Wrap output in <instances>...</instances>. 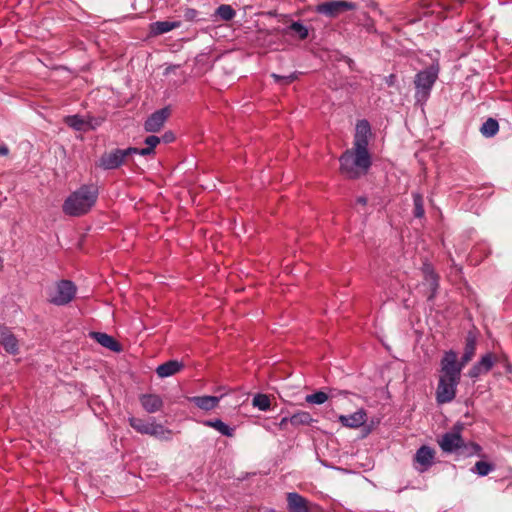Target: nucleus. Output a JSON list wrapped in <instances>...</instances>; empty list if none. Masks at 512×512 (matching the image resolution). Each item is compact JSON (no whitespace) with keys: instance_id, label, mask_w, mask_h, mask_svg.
Masks as SVG:
<instances>
[{"instance_id":"nucleus-1","label":"nucleus","mask_w":512,"mask_h":512,"mask_svg":"<svg viewBox=\"0 0 512 512\" xmlns=\"http://www.w3.org/2000/svg\"><path fill=\"white\" fill-rule=\"evenodd\" d=\"M98 194L97 186L93 184L82 185L66 198L63 204V212L75 217L87 214L96 204Z\"/></svg>"},{"instance_id":"nucleus-2","label":"nucleus","mask_w":512,"mask_h":512,"mask_svg":"<svg viewBox=\"0 0 512 512\" xmlns=\"http://www.w3.org/2000/svg\"><path fill=\"white\" fill-rule=\"evenodd\" d=\"M371 166L368 150L353 147L346 150L340 157L341 173L350 179H356L367 173Z\"/></svg>"},{"instance_id":"nucleus-3","label":"nucleus","mask_w":512,"mask_h":512,"mask_svg":"<svg viewBox=\"0 0 512 512\" xmlns=\"http://www.w3.org/2000/svg\"><path fill=\"white\" fill-rule=\"evenodd\" d=\"M464 424L457 422L449 432H446L438 440L440 448L446 453L460 452L465 456H472L478 454L481 447L476 443L465 444L461 433L463 431Z\"/></svg>"},{"instance_id":"nucleus-4","label":"nucleus","mask_w":512,"mask_h":512,"mask_svg":"<svg viewBox=\"0 0 512 512\" xmlns=\"http://www.w3.org/2000/svg\"><path fill=\"white\" fill-rule=\"evenodd\" d=\"M438 73V66H430L416 74L414 84L417 102H425L428 99L431 89L438 78Z\"/></svg>"},{"instance_id":"nucleus-5","label":"nucleus","mask_w":512,"mask_h":512,"mask_svg":"<svg viewBox=\"0 0 512 512\" xmlns=\"http://www.w3.org/2000/svg\"><path fill=\"white\" fill-rule=\"evenodd\" d=\"M465 367L462 362H458L457 353L453 350L446 351L440 362L439 378L452 379L460 381L461 371Z\"/></svg>"},{"instance_id":"nucleus-6","label":"nucleus","mask_w":512,"mask_h":512,"mask_svg":"<svg viewBox=\"0 0 512 512\" xmlns=\"http://www.w3.org/2000/svg\"><path fill=\"white\" fill-rule=\"evenodd\" d=\"M77 288L73 282L69 280H61L56 283L53 291L50 294V302L57 305L63 306L70 303L75 295Z\"/></svg>"},{"instance_id":"nucleus-7","label":"nucleus","mask_w":512,"mask_h":512,"mask_svg":"<svg viewBox=\"0 0 512 512\" xmlns=\"http://www.w3.org/2000/svg\"><path fill=\"white\" fill-rule=\"evenodd\" d=\"M356 9V4L345 0H333L318 4L315 11L329 18H335L342 13Z\"/></svg>"},{"instance_id":"nucleus-8","label":"nucleus","mask_w":512,"mask_h":512,"mask_svg":"<svg viewBox=\"0 0 512 512\" xmlns=\"http://www.w3.org/2000/svg\"><path fill=\"white\" fill-rule=\"evenodd\" d=\"M131 149H114L102 154L98 166L104 170H113L120 167L127 157L131 156Z\"/></svg>"},{"instance_id":"nucleus-9","label":"nucleus","mask_w":512,"mask_h":512,"mask_svg":"<svg viewBox=\"0 0 512 512\" xmlns=\"http://www.w3.org/2000/svg\"><path fill=\"white\" fill-rule=\"evenodd\" d=\"M460 381L439 378L436 389V401L438 404L450 403L455 399L457 386Z\"/></svg>"},{"instance_id":"nucleus-10","label":"nucleus","mask_w":512,"mask_h":512,"mask_svg":"<svg viewBox=\"0 0 512 512\" xmlns=\"http://www.w3.org/2000/svg\"><path fill=\"white\" fill-rule=\"evenodd\" d=\"M435 451L429 446H421L414 456V467L417 471L423 473L427 471L434 463Z\"/></svg>"},{"instance_id":"nucleus-11","label":"nucleus","mask_w":512,"mask_h":512,"mask_svg":"<svg viewBox=\"0 0 512 512\" xmlns=\"http://www.w3.org/2000/svg\"><path fill=\"white\" fill-rule=\"evenodd\" d=\"M371 127L367 120H359L356 123L353 147L368 150Z\"/></svg>"},{"instance_id":"nucleus-12","label":"nucleus","mask_w":512,"mask_h":512,"mask_svg":"<svg viewBox=\"0 0 512 512\" xmlns=\"http://www.w3.org/2000/svg\"><path fill=\"white\" fill-rule=\"evenodd\" d=\"M495 362L496 356L490 352L486 353L471 367L468 372V376L472 379H476L479 376L488 373Z\"/></svg>"},{"instance_id":"nucleus-13","label":"nucleus","mask_w":512,"mask_h":512,"mask_svg":"<svg viewBox=\"0 0 512 512\" xmlns=\"http://www.w3.org/2000/svg\"><path fill=\"white\" fill-rule=\"evenodd\" d=\"M422 272L424 276L422 286L426 289L427 299L431 300L434 298L438 288V277L434 273L433 268L427 263L423 265Z\"/></svg>"},{"instance_id":"nucleus-14","label":"nucleus","mask_w":512,"mask_h":512,"mask_svg":"<svg viewBox=\"0 0 512 512\" xmlns=\"http://www.w3.org/2000/svg\"><path fill=\"white\" fill-rule=\"evenodd\" d=\"M338 421L344 427L357 429L366 423L367 413L363 408H361L349 415H339Z\"/></svg>"},{"instance_id":"nucleus-15","label":"nucleus","mask_w":512,"mask_h":512,"mask_svg":"<svg viewBox=\"0 0 512 512\" xmlns=\"http://www.w3.org/2000/svg\"><path fill=\"white\" fill-rule=\"evenodd\" d=\"M170 111L168 108H162L153 114L146 120L144 128L147 132H158L166 122Z\"/></svg>"},{"instance_id":"nucleus-16","label":"nucleus","mask_w":512,"mask_h":512,"mask_svg":"<svg viewBox=\"0 0 512 512\" xmlns=\"http://www.w3.org/2000/svg\"><path fill=\"white\" fill-rule=\"evenodd\" d=\"M0 346L10 353L15 354L18 350V342L15 336L7 327H0Z\"/></svg>"},{"instance_id":"nucleus-17","label":"nucleus","mask_w":512,"mask_h":512,"mask_svg":"<svg viewBox=\"0 0 512 512\" xmlns=\"http://www.w3.org/2000/svg\"><path fill=\"white\" fill-rule=\"evenodd\" d=\"M89 337L94 339L97 343H99L101 346L114 351L119 352L121 351V346L119 343L110 335L103 333V332H90Z\"/></svg>"},{"instance_id":"nucleus-18","label":"nucleus","mask_w":512,"mask_h":512,"mask_svg":"<svg viewBox=\"0 0 512 512\" xmlns=\"http://www.w3.org/2000/svg\"><path fill=\"white\" fill-rule=\"evenodd\" d=\"M184 365L182 362L177 360H170L161 365L156 369V373L160 378H166L175 375L183 369Z\"/></svg>"},{"instance_id":"nucleus-19","label":"nucleus","mask_w":512,"mask_h":512,"mask_svg":"<svg viewBox=\"0 0 512 512\" xmlns=\"http://www.w3.org/2000/svg\"><path fill=\"white\" fill-rule=\"evenodd\" d=\"M140 403L148 413H155L159 411L163 406L161 397L155 394L142 395L140 397Z\"/></svg>"},{"instance_id":"nucleus-20","label":"nucleus","mask_w":512,"mask_h":512,"mask_svg":"<svg viewBox=\"0 0 512 512\" xmlns=\"http://www.w3.org/2000/svg\"><path fill=\"white\" fill-rule=\"evenodd\" d=\"M287 502L289 512H309L306 499L298 493H288Z\"/></svg>"},{"instance_id":"nucleus-21","label":"nucleus","mask_w":512,"mask_h":512,"mask_svg":"<svg viewBox=\"0 0 512 512\" xmlns=\"http://www.w3.org/2000/svg\"><path fill=\"white\" fill-rule=\"evenodd\" d=\"M222 396H194L190 398V401L194 403L198 408L210 411L218 406Z\"/></svg>"},{"instance_id":"nucleus-22","label":"nucleus","mask_w":512,"mask_h":512,"mask_svg":"<svg viewBox=\"0 0 512 512\" xmlns=\"http://www.w3.org/2000/svg\"><path fill=\"white\" fill-rule=\"evenodd\" d=\"M180 21H157L151 24V33L154 35H161L173 29L179 28Z\"/></svg>"},{"instance_id":"nucleus-23","label":"nucleus","mask_w":512,"mask_h":512,"mask_svg":"<svg viewBox=\"0 0 512 512\" xmlns=\"http://www.w3.org/2000/svg\"><path fill=\"white\" fill-rule=\"evenodd\" d=\"M203 424L207 427H212L215 430H217L219 433H221L224 436L227 437H233L235 429L228 426L226 423H224L220 419H213V420H206L203 422Z\"/></svg>"},{"instance_id":"nucleus-24","label":"nucleus","mask_w":512,"mask_h":512,"mask_svg":"<svg viewBox=\"0 0 512 512\" xmlns=\"http://www.w3.org/2000/svg\"><path fill=\"white\" fill-rule=\"evenodd\" d=\"M149 435L158 438L162 441H169L172 439V431L164 427L162 424L156 423L153 419Z\"/></svg>"},{"instance_id":"nucleus-25","label":"nucleus","mask_w":512,"mask_h":512,"mask_svg":"<svg viewBox=\"0 0 512 512\" xmlns=\"http://www.w3.org/2000/svg\"><path fill=\"white\" fill-rule=\"evenodd\" d=\"M65 123L77 131H87L91 128L90 122L79 115L66 117Z\"/></svg>"},{"instance_id":"nucleus-26","label":"nucleus","mask_w":512,"mask_h":512,"mask_svg":"<svg viewBox=\"0 0 512 512\" xmlns=\"http://www.w3.org/2000/svg\"><path fill=\"white\" fill-rule=\"evenodd\" d=\"M476 351V338L469 334L466 338L465 350L461 358L462 364L466 365L475 355Z\"/></svg>"},{"instance_id":"nucleus-27","label":"nucleus","mask_w":512,"mask_h":512,"mask_svg":"<svg viewBox=\"0 0 512 512\" xmlns=\"http://www.w3.org/2000/svg\"><path fill=\"white\" fill-rule=\"evenodd\" d=\"M290 423L297 427L301 425H311L314 422L311 414L307 411H298L289 417Z\"/></svg>"},{"instance_id":"nucleus-28","label":"nucleus","mask_w":512,"mask_h":512,"mask_svg":"<svg viewBox=\"0 0 512 512\" xmlns=\"http://www.w3.org/2000/svg\"><path fill=\"white\" fill-rule=\"evenodd\" d=\"M130 426L135 429L138 433L149 435L152 427L151 421H144L140 418L130 417L128 419Z\"/></svg>"},{"instance_id":"nucleus-29","label":"nucleus","mask_w":512,"mask_h":512,"mask_svg":"<svg viewBox=\"0 0 512 512\" xmlns=\"http://www.w3.org/2000/svg\"><path fill=\"white\" fill-rule=\"evenodd\" d=\"M498 129V122L493 118H489L483 123L481 133L486 137H492L498 132Z\"/></svg>"},{"instance_id":"nucleus-30","label":"nucleus","mask_w":512,"mask_h":512,"mask_svg":"<svg viewBox=\"0 0 512 512\" xmlns=\"http://www.w3.org/2000/svg\"><path fill=\"white\" fill-rule=\"evenodd\" d=\"M252 405L258 408L260 411H267L270 409V399L265 394H256L253 397Z\"/></svg>"},{"instance_id":"nucleus-31","label":"nucleus","mask_w":512,"mask_h":512,"mask_svg":"<svg viewBox=\"0 0 512 512\" xmlns=\"http://www.w3.org/2000/svg\"><path fill=\"white\" fill-rule=\"evenodd\" d=\"M215 14L222 20L229 21L234 18L236 12L230 5L222 4L216 9Z\"/></svg>"},{"instance_id":"nucleus-32","label":"nucleus","mask_w":512,"mask_h":512,"mask_svg":"<svg viewBox=\"0 0 512 512\" xmlns=\"http://www.w3.org/2000/svg\"><path fill=\"white\" fill-rule=\"evenodd\" d=\"M329 399L328 393L323 391H317L313 394H309L305 397V401L309 404L321 405Z\"/></svg>"},{"instance_id":"nucleus-33","label":"nucleus","mask_w":512,"mask_h":512,"mask_svg":"<svg viewBox=\"0 0 512 512\" xmlns=\"http://www.w3.org/2000/svg\"><path fill=\"white\" fill-rule=\"evenodd\" d=\"M413 202H414V216L417 218H422L425 214L422 195H420L419 193H414L413 194Z\"/></svg>"},{"instance_id":"nucleus-34","label":"nucleus","mask_w":512,"mask_h":512,"mask_svg":"<svg viewBox=\"0 0 512 512\" xmlns=\"http://www.w3.org/2000/svg\"><path fill=\"white\" fill-rule=\"evenodd\" d=\"M493 470V466L484 461H478L474 468L473 472L477 473L479 476H486Z\"/></svg>"},{"instance_id":"nucleus-35","label":"nucleus","mask_w":512,"mask_h":512,"mask_svg":"<svg viewBox=\"0 0 512 512\" xmlns=\"http://www.w3.org/2000/svg\"><path fill=\"white\" fill-rule=\"evenodd\" d=\"M290 29L298 34L301 39H305L308 36V29L299 22H293Z\"/></svg>"},{"instance_id":"nucleus-36","label":"nucleus","mask_w":512,"mask_h":512,"mask_svg":"<svg viewBox=\"0 0 512 512\" xmlns=\"http://www.w3.org/2000/svg\"><path fill=\"white\" fill-rule=\"evenodd\" d=\"M271 76L275 79L276 82L283 83L285 85L293 82L297 78L296 73H291L286 76H281L273 73Z\"/></svg>"},{"instance_id":"nucleus-37","label":"nucleus","mask_w":512,"mask_h":512,"mask_svg":"<svg viewBox=\"0 0 512 512\" xmlns=\"http://www.w3.org/2000/svg\"><path fill=\"white\" fill-rule=\"evenodd\" d=\"M128 149L134 150L133 152H131V155L138 154V155L146 156V155H150L154 152V151H152L151 147H146V148H142V149L129 147Z\"/></svg>"},{"instance_id":"nucleus-38","label":"nucleus","mask_w":512,"mask_h":512,"mask_svg":"<svg viewBox=\"0 0 512 512\" xmlns=\"http://www.w3.org/2000/svg\"><path fill=\"white\" fill-rule=\"evenodd\" d=\"M160 143V138L157 136H149L145 139V144L147 147H151L152 151H154V148Z\"/></svg>"},{"instance_id":"nucleus-39","label":"nucleus","mask_w":512,"mask_h":512,"mask_svg":"<svg viewBox=\"0 0 512 512\" xmlns=\"http://www.w3.org/2000/svg\"><path fill=\"white\" fill-rule=\"evenodd\" d=\"M347 394H348L347 391H342V390H337V389H329V393H328L329 398L344 396Z\"/></svg>"},{"instance_id":"nucleus-40","label":"nucleus","mask_w":512,"mask_h":512,"mask_svg":"<svg viewBox=\"0 0 512 512\" xmlns=\"http://www.w3.org/2000/svg\"><path fill=\"white\" fill-rule=\"evenodd\" d=\"M184 16L187 20H193L197 16L195 9L188 8L185 10Z\"/></svg>"},{"instance_id":"nucleus-41","label":"nucleus","mask_w":512,"mask_h":512,"mask_svg":"<svg viewBox=\"0 0 512 512\" xmlns=\"http://www.w3.org/2000/svg\"><path fill=\"white\" fill-rule=\"evenodd\" d=\"M288 423H290V421H289V417H283V418L281 419V421L279 422V427H280L281 429H284Z\"/></svg>"},{"instance_id":"nucleus-42","label":"nucleus","mask_w":512,"mask_h":512,"mask_svg":"<svg viewBox=\"0 0 512 512\" xmlns=\"http://www.w3.org/2000/svg\"><path fill=\"white\" fill-rule=\"evenodd\" d=\"M9 153V149L6 145L0 146V156H6Z\"/></svg>"},{"instance_id":"nucleus-43","label":"nucleus","mask_w":512,"mask_h":512,"mask_svg":"<svg viewBox=\"0 0 512 512\" xmlns=\"http://www.w3.org/2000/svg\"><path fill=\"white\" fill-rule=\"evenodd\" d=\"M163 138L166 142H169L173 139V136L172 134H165Z\"/></svg>"},{"instance_id":"nucleus-44","label":"nucleus","mask_w":512,"mask_h":512,"mask_svg":"<svg viewBox=\"0 0 512 512\" xmlns=\"http://www.w3.org/2000/svg\"><path fill=\"white\" fill-rule=\"evenodd\" d=\"M357 202H358V203H360V204H362V205H365V204H366V202H367V200H366V198H364V197H359V198L357 199Z\"/></svg>"},{"instance_id":"nucleus-45","label":"nucleus","mask_w":512,"mask_h":512,"mask_svg":"<svg viewBox=\"0 0 512 512\" xmlns=\"http://www.w3.org/2000/svg\"><path fill=\"white\" fill-rule=\"evenodd\" d=\"M394 78H395V76H394V75H390V76L388 77L387 83H388L389 85H391V84L393 83Z\"/></svg>"}]
</instances>
